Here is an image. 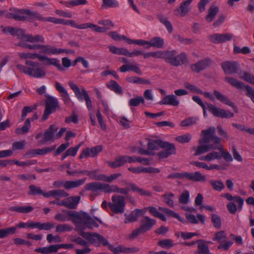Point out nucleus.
I'll list each match as a JSON object with an SVG mask.
<instances>
[{
    "label": "nucleus",
    "instance_id": "f257e3e1",
    "mask_svg": "<svg viewBox=\"0 0 254 254\" xmlns=\"http://www.w3.org/2000/svg\"><path fill=\"white\" fill-rule=\"evenodd\" d=\"M12 35L16 36L19 40V46L24 48H27L30 50H41V53L51 55H59L64 51L61 49H58L55 47L48 45L34 44L31 45L27 42L32 43H41L45 42L44 38L41 35H32L27 33H11Z\"/></svg>",
    "mask_w": 254,
    "mask_h": 254
},
{
    "label": "nucleus",
    "instance_id": "f03ea898",
    "mask_svg": "<svg viewBox=\"0 0 254 254\" xmlns=\"http://www.w3.org/2000/svg\"><path fill=\"white\" fill-rule=\"evenodd\" d=\"M65 212L71 217L72 222L77 226L81 224L89 228L99 227V225L86 212L83 211L77 212L71 210L65 211Z\"/></svg>",
    "mask_w": 254,
    "mask_h": 254
},
{
    "label": "nucleus",
    "instance_id": "7ed1b4c3",
    "mask_svg": "<svg viewBox=\"0 0 254 254\" xmlns=\"http://www.w3.org/2000/svg\"><path fill=\"white\" fill-rule=\"evenodd\" d=\"M58 128L55 125H51L46 130L44 134V137L42 140H40L39 143L43 144L46 142H53L55 140L61 137L65 132L66 128H62L58 132Z\"/></svg>",
    "mask_w": 254,
    "mask_h": 254
},
{
    "label": "nucleus",
    "instance_id": "20e7f679",
    "mask_svg": "<svg viewBox=\"0 0 254 254\" xmlns=\"http://www.w3.org/2000/svg\"><path fill=\"white\" fill-rule=\"evenodd\" d=\"M7 17L19 21H31L39 18L40 15L29 10L17 9L14 12L8 14Z\"/></svg>",
    "mask_w": 254,
    "mask_h": 254
},
{
    "label": "nucleus",
    "instance_id": "39448f33",
    "mask_svg": "<svg viewBox=\"0 0 254 254\" xmlns=\"http://www.w3.org/2000/svg\"><path fill=\"white\" fill-rule=\"evenodd\" d=\"M215 128L213 127H210L207 129H203L201 132L202 138L198 140L199 144L208 143L210 142L218 145L220 143L221 138L215 135Z\"/></svg>",
    "mask_w": 254,
    "mask_h": 254
},
{
    "label": "nucleus",
    "instance_id": "423d86ee",
    "mask_svg": "<svg viewBox=\"0 0 254 254\" xmlns=\"http://www.w3.org/2000/svg\"><path fill=\"white\" fill-rule=\"evenodd\" d=\"M126 205L125 198L124 196L114 194L112 196V202L108 203V206L115 213H123Z\"/></svg>",
    "mask_w": 254,
    "mask_h": 254
},
{
    "label": "nucleus",
    "instance_id": "0eeeda50",
    "mask_svg": "<svg viewBox=\"0 0 254 254\" xmlns=\"http://www.w3.org/2000/svg\"><path fill=\"white\" fill-rule=\"evenodd\" d=\"M202 94H203L205 98L209 99L212 101H214L215 100V98L213 96L214 95L217 100L231 107L236 111L237 109L236 106L235 105L233 102H232L229 98H228L227 97L221 93L218 90H214L213 91V94L208 92H203Z\"/></svg>",
    "mask_w": 254,
    "mask_h": 254
},
{
    "label": "nucleus",
    "instance_id": "6e6552de",
    "mask_svg": "<svg viewBox=\"0 0 254 254\" xmlns=\"http://www.w3.org/2000/svg\"><path fill=\"white\" fill-rule=\"evenodd\" d=\"M47 99L46 100V105L44 113L43 115L42 120L44 121L46 120L48 116L55 112L56 108H59V102L56 98L46 95Z\"/></svg>",
    "mask_w": 254,
    "mask_h": 254
},
{
    "label": "nucleus",
    "instance_id": "1a4fd4ad",
    "mask_svg": "<svg viewBox=\"0 0 254 254\" xmlns=\"http://www.w3.org/2000/svg\"><path fill=\"white\" fill-rule=\"evenodd\" d=\"M26 64L30 66L29 75L35 78H42L46 76L47 72L40 67L39 64L32 61H27Z\"/></svg>",
    "mask_w": 254,
    "mask_h": 254
},
{
    "label": "nucleus",
    "instance_id": "9d476101",
    "mask_svg": "<svg viewBox=\"0 0 254 254\" xmlns=\"http://www.w3.org/2000/svg\"><path fill=\"white\" fill-rule=\"evenodd\" d=\"M109 184L101 183L99 182H92L87 184L85 186V189L87 190H90L92 194L97 196L99 194L98 190H101L105 193H108Z\"/></svg>",
    "mask_w": 254,
    "mask_h": 254
},
{
    "label": "nucleus",
    "instance_id": "9b49d317",
    "mask_svg": "<svg viewBox=\"0 0 254 254\" xmlns=\"http://www.w3.org/2000/svg\"><path fill=\"white\" fill-rule=\"evenodd\" d=\"M208 109L214 116L222 118H230L234 116V114L229 111L218 108L212 104H207Z\"/></svg>",
    "mask_w": 254,
    "mask_h": 254
},
{
    "label": "nucleus",
    "instance_id": "f8f14e48",
    "mask_svg": "<svg viewBox=\"0 0 254 254\" xmlns=\"http://www.w3.org/2000/svg\"><path fill=\"white\" fill-rule=\"evenodd\" d=\"M80 199V197L79 196H70L65 198L58 204L59 206H64L69 209H75Z\"/></svg>",
    "mask_w": 254,
    "mask_h": 254
},
{
    "label": "nucleus",
    "instance_id": "ddd939ff",
    "mask_svg": "<svg viewBox=\"0 0 254 254\" xmlns=\"http://www.w3.org/2000/svg\"><path fill=\"white\" fill-rule=\"evenodd\" d=\"M212 61L210 59H205L190 65V69L194 72L198 73L208 67Z\"/></svg>",
    "mask_w": 254,
    "mask_h": 254
},
{
    "label": "nucleus",
    "instance_id": "4468645a",
    "mask_svg": "<svg viewBox=\"0 0 254 254\" xmlns=\"http://www.w3.org/2000/svg\"><path fill=\"white\" fill-rule=\"evenodd\" d=\"M211 150H216V145L199 144L197 147H193L192 150L194 152V156H198L209 151Z\"/></svg>",
    "mask_w": 254,
    "mask_h": 254
},
{
    "label": "nucleus",
    "instance_id": "2eb2a0df",
    "mask_svg": "<svg viewBox=\"0 0 254 254\" xmlns=\"http://www.w3.org/2000/svg\"><path fill=\"white\" fill-rule=\"evenodd\" d=\"M232 36L230 34L215 33L210 35L209 38L212 42L218 44L231 40Z\"/></svg>",
    "mask_w": 254,
    "mask_h": 254
},
{
    "label": "nucleus",
    "instance_id": "dca6fc26",
    "mask_svg": "<svg viewBox=\"0 0 254 254\" xmlns=\"http://www.w3.org/2000/svg\"><path fill=\"white\" fill-rule=\"evenodd\" d=\"M193 0H185L180 4L179 8L176 9V14L183 17L190 11V6Z\"/></svg>",
    "mask_w": 254,
    "mask_h": 254
},
{
    "label": "nucleus",
    "instance_id": "f3484780",
    "mask_svg": "<svg viewBox=\"0 0 254 254\" xmlns=\"http://www.w3.org/2000/svg\"><path fill=\"white\" fill-rule=\"evenodd\" d=\"M186 179L195 182L204 183L206 181V177L198 171L193 173H186Z\"/></svg>",
    "mask_w": 254,
    "mask_h": 254
},
{
    "label": "nucleus",
    "instance_id": "a211bd4d",
    "mask_svg": "<svg viewBox=\"0 0 254 254\" xmlns=\"http://www.w3.org/2000/svg\"><path fill=\"white\" fill-rule=\"evenodd\" d=\"M160 141L158 140H149L148 142V149H145L140 147L138 153L143 155H152L151 151L157 149V145H159Z\"/></svg>",
    "mask_w": 254,
    "mask_h": 254
},
{
    "label": "nucleus",
    "instance_id": "6ab92c4d",
    "mask_svg": "<svg viewBox=\"0 0 254 254\" xmlns=\"http://www.w3.org/2000/svg\"><path fill=\"white\" fill-rule=\"evenodd\" d=\"M145 213V209H135L132 211L128 215L126 216L125 220V223L133 222L137 221L140 215Z\"/></svg>",
    "mask_w": 254,
    "mask_h": 254
},
{
    "label": "nucleus",
    "instance_id": "aec40b11",
    "mask_svg": "<svg viewBox=\"0 0 254 254\" xmlns=\"http://www.w3.org/2000/svg\"><path fill=\"white\" fill-rule=\"evenodd\" d=\"M156 221L151 219L148 216H144L140 221V227L144 232L150 230L152 227L155 225Z\"/></svg>",
    "mask_w": 254,
    "mask_h": 254
},
{
    "label": "nucleus",
    "instance_id": "412c9836",
    "mask_svg": "<svg viewBox=\"0 0 254 254\" xmlns=\"http://www.w3.org/2000/svg\"><path fill=\"white\" fill-rule=\"evenodd\" d=\"M123 182L125 183V185L130 187V190H131L133 192H137L141 196H151L152 194L150 191L139 188L134 183H127L126 181H124Z\"/></svg>",
    "mask_w": 254,
    "mask_h": 254
},
{
    "label": "nucleus",
    "instance_id": "4be33fe9",
    "mask_svg": "<svg viewBox=\"0 0 254 254\" xmlns=\"http://www.w3.org/2000/svg\"><path fill=\"white\" fill-rule=\"evenodd\" d=\"M123 182L125 183V185L130 187V190H131L133 192H137L141 196H151L152 194L150 191L139 188L134 183H127L126 181H124Z\"/></svg>",
    "mask_w": 254,
    "mask_h": 254
},
{
    "label": "nucleus",
    "instance_id": "5701e85b",
    "mask_svg": "<svg viewBox=\"0 0 254 254\" xmlns=\"http://www.w3.org/2000/svg\"><path fill=\"white\" fill-rule=\"evenodd\" d=\"M123 182L125 183V185L130 187V190H131L133 192H137L141 196H151L152 194L150 191L139 188L134 183H127L126 181H124Z\"/></svg>",
    "mask_w": 254,
    "mask_h": 254
},
{
    "label": "nucleus",
    "instance_id": "b1692460",
    "mask_svg": "<svg viewBox=\"0 0 254 254\" xmlns=\"http://www.w3.org/2000/svg\"><path fill=\"white\" fill-rule=\"evenodd\" d=\"M180 104V101L177 96L173 94L167 95L164 97L160 102L161 105H169L173 106H178Z\"/></svg>",
    "mask_w": 254,
    "mask_h": 254
},
{
    "label": "nucleus",
    "instance_id": "393cba45",
    "mask_svg": "<svg viewBox=\"0 0 254 254\" xmlns=\"http://www.w3.org/2000/svg\"><path fill=\"white\" fill-rule=\"evenodd\" d=\"M69 25H70L72 27L76 28L79 29H85L87 28H90L92 30L95 31H98L101 29L100 27L90 23L77 24L73 20H69Z\"/></svg>",
    "mask_w": 254,
    "mask_h": 254
},
{
    "label": "nucleus",
    "instance_id": "a878e982",
    "mask_svg": "<svg viewBox=\"0 0 254 254\" xmlns=\"http://www.w3.org/2000/svg\"><path fill=\"white\" fill-rule=\"evenodd\" d=\"M43 196L46 198L53 196L59 199L61 197H66L68 196V193L62 190H53L43 193Z\"/></svg>",
    "mask_w": 254,
    "mask_h": 254
},
{
    "label": "nucleus",
    "instance_id": "bb28decb",
    "mask_svg": "<svg viewBox=\"0 0 254 254\" xmlns=\"http://www.w3.org/2000/svg\"><path fill=\"white\" fill-rule=\"evenodd\" d=\"M40 61L43 62L45 65H53L57 67L59 70H62L63 67L60 63V61L57 59L49 58V57L42 55Z\"/></svg>",
    "mask_w": 254,
    "mask_h": 254
},
{
    "label": "nucleus",
    "instance_id": "cd10ccee",
    "mask_svg": "<svg viewBox=\"0 0 254 254\" xmlns=\"http://www.w3.org/2000/svg\"><path fill=\"white\" fill-rule=\"evenodd\" d=\"M222 67L226 74H233L237 72L238 64L235 62H226L222 64Z\"/></svg>",
    "mask_w": 254,
    "mask_h": 254
},
{
    "label": "nucleus",
    "instance_id": "c85d7f7f",
    "mask_svg": "<svg viewBox=\"0 0 254 254\" xmlns=\"http://www.w3.org/2000/svg\"><path fill=\"white\" fill-rule=\"evenodd\" d=\"M222 158V155L220 151H216L213 150L211 152H209L205 155L202 156L199 158V159L201 161H205L207 162H210L214 160H219Z\"/></svg>",
    "mask_w": 254,
    "mask_h": 254
},
{
    "label": "nucleus",
    "instance_id": "c756f323",
    "mask_svg": "<svg viewBox=\"0 0 254 254\" xmlns=\"http://www.w3.org/2000/svg\"><path fill=\"white\" fill-rule=\"evenodd\" d=\"M188 62L187 56L184 52L175 55L172 65L173 66H179L185 64Z\"/></svg>",
    "mask_w": 254,
    "mask_h": 254
},
{
    "label": "nucleus",
    "instance_id": "7c9ffc66",
    "mask_svg": "<svg viewBox=\"0 0 254 254\" xmlns=\"http://www.w3.org/2000/svg\"><path fill=\"white\" fill-rule=\"evenodd\" d=\"M222 196L227 198L228 200H234L238 203V208L239 211L242 209L244 200L238 195L233 196L230 193H226L222 195Z\"/></svg>",
    "mask_w": 254,
    "mask_h": 254
},
{
    "label": "nucleus",
    "instance_id": "2f4dec72",
    "mask_svg": "<svg viewBox=\"0 0 254 254\" xmlns=\"http://www.w3.org/2000/svg\"><path fill=\"white\" fill-rule=\"evenodd\" d=\"M190 164L198 168H203L206 170H219L220 169L219 166L217 164H211L208 166L203 162L192 161L190 162Z\"/></svg>",
    "mask_w": 254,
    "mask_h": 254
},
{
    "label": "nucleus",
    "instance_id": "473e14b6",
    "mask_svg": "<svg viewBox=\"0 0 254 254\" xmlns=\"http://www.w3.org/2000/svg\"><path fill=\"white\" fill-rule=\"evenodd\" d=\"M68 85L75 94L76 97L79 100L84 99L83 90H86L84 87L81 88V90L78 86L72 81L68 82Z\"/></svg>",
    "mask_w": 254,
    "mask_h": 254
},
{
    "label": "nucleus",
    "instance_id": "72a5a7b5",
    "mask_svg": "<svg viewBox=\"0 0 254 254\" xmlns=\"http://www.w3.org/2000/svg\"><path fill=\"white\" fill-rule=\"evenodd\" d=\"M129 191V188H120L116 185H110L109 184L108 193L116 192L127 195Z\"/></svg>",
    "mask_w": 254,
    "mask_h": 254
},
{
    "label": "nucleus",
    "instance_id": "f704fd0d",
    "mask_svg": "<svg viewBox=\"0 0 254 254\" xmlns=\"http://www.w3.org/2000/svg\"><path fill=\"white\" fill-rule=\"evenodd\" d=\"M86 178H83L76 181H67L64 183V187L65 189L68 190L71 188H77L84 184Z\"/></svg>",
    "mask_w": 254,
    "mask_h": 254
},
{
    "label": "nucleus",
    "instance_id": "c9c22d12",
    "mask_svg": "<svg viewBox=\"0 0 254 254\" xmlns=\"http://www.w3.org/2000/svg\"><path fill=\"white\" fill-rule=\"evenodd\" d=\"M35 251L42 254H50L57 252V248L55 245H50L48 247H40L35 249Z\"/></svg>",
    "mask_w": 254,
    "mask_h": 254
},
{
    "label": "nucleus",
    "instance_id": "e433bc0d",
    "mask_svg": "<svg viewBox=\"0 0 254 254\" xmlns=\"http://www.w3.org/2000/svg\"><path fill=\"white\" fill-rule=\"evenodd\" d=\"M11 211H14L21 213H28L34 210V208L31 206H12L9 208Z\"/></svg>",
    "mask_w": 254,
    "mask_h": 254
},
{
    "label": "nucleus",
    "instance_id": "4c0bfd02",
    "mask_svg": "<svg viewBox=\"0 0 254 254\" xmlns=\"http://www.w3.org/2000/svg\"><path fill=\"white\" fill-rule=\"evenodd\" d=\"M164 45V40L159 37H155L149 41V48L151 47L162 48Z\"/></svg>",
    "mask_w": 254,
    "mask_h": 254
},
{
    "label": "nucleus",
    "instance_id": "58836bf2",
    "mask_svg": "<svg viewBox=\"0 0 254 254\" xmlns=\"http://www.w3.org/2000/svg\"><path fill=\"white\" fill-rule=\"evenodd\" d=\"M127 163L126 156H120L113 162H109L108 165L112 168H117L124 165Z\"/></svg>",
    "mask_w": 254,
    "mask_h": 254
},
{
    "label": "nucleus",
    "instance_id": "ea45409f",
    "mask_svg": "<svg viewBox=\"0 0 254 254\" xmlns=\"http://www.w3.org/2000/svg\"><path fill=\"white\" fill-rule=\"evenodd\" d=\"M216 150L220 151L222 157H223L226 161L231 162L233 161L231 155L223 148V145L221 143L216 145Z\"/></svg>",
    "mask_w": 254,
    "mask_h": 254
},
{
    "label": "nucleus",
    "instance_id": "a19ab883",
    "mask_svg": "<svg viewBox=\"0 0 254 254\" xmlns=\"http://www.w3.org/2000/svg\"><path fill=\"white\" fill-rule=\"evenodd\" d=\"M177 54V51L175 50L165 51L164 60L166 63L172 65L175 59V55Z\"/></svg>",
    "mask_w": 254,
    "mask_h": 254
},
{
    "label": "nucleus",
    "instance_id": "79ce46f5",
    "mask_svg": "<svg viewBox=\"0 0 254 254\" xmlns=\"http://www.w3.org/2000/svg\"><path fill=\"white\" fill-rule=\"evenodd\" d=\"M159 146L167 151L169 154H174L176 153V148L174 144L169 143L167 142L160 141Z\"/></svg>",
    "mask_w": 254,
    "mask_h": 254
},
{
    "label": "nucleus",
    "instance_id": "37998d69",
    "mask_svg": "<svg viewBox=\"0 0 254 254\" xmlns=\"http://www.w3.org/2000/svg\"><path fill=\"white\" fill-rule=\"evenodd\" d=\"M143 209H145V212L147 210H148L153 216L158 218L163 221H166L165 216L159 212L155 207L149 206L148 207L144 208Z\"/></svg>",
    "mask_w": 254,
    "mask_h": 254
},
{
    "label": "nucleus",
    "instance_id": "c03bdc74",
    "mask_svg": "<svg viewBox=\"0 0 254 254\" xmlns=\"http://www.w3.org/2000/svg\"><path fill=\"white\" fill-rule=\"evenodd\" d=\"M198 243L197 254H212L210 253L208 247L201 240L197 241Z\"/></svg>",
    "mask_w": 254,
    "mask_h": 254
},
{
    "label": "nucleus",
    "instance_id": "a18cd8bd",
    "mask_svg": "<svg viewBox=\"0 0 254 254\" xmlns=\"http://www.w3.org/2000/svg\"><path fill=\"white\" fill-rule=\"evenodd\" d=\"M107 86L110 90L114 91L117 94H122V88L115 81L111 80L107 84Z\"/></svg>",
    "mask_w": 254,
    "mask_h": 254
},
{
    "label": "nucleus",
    "instance_id": "49530a36",
    "mask_svg": "<svg viewBox=\"0 0 254 254\" xmlns=\"http://www.w3.org/2000/svg\"><path fill=\"white\" fill-rule=\"evenodd\" d=\"M218 11L219 8L217 6H211L208 10V14L206 17V21L209 22H211L215 18Z\"/></svg>",
    "mask_w": 254,
    "mask_h": 254
},
{
    "label": "nucleus",
    "instance_id": "de8ad7c7",
    "mask_svg": "<svg viewBox=\"0 0 254 254\" xmlns=\"http://www.w3.org/2000/svg\"><path fill=\"white\" fill-rule=\"evenodd\" d=\"M209 183L215 190L221 191L225 188L223 183L220 180H210Z\"/></svg>",
    "mask_w": 254,
    "mask_h": 254
},
{
    "label": "nucleus",
    "instance_id": "09e8293b",
    "mask_svg": "<svg viewBox=\"0 0 254 254\" xmlns=\"http://www.w3.org/2000/svg\"><path fill=\"white\" fill-rule=\"evenodd\" d=\"M225 80L237 89H241L244 87V85L241 82L233 77H226Z\"/></svg>",
    "mask_w": 254,
    "mask_h": 254
},
{
    "label": "nucleus",
    "instance_id": "8fccbe9b",
    "mask_svg": "<svg viewBox=\"0 0 254 254\" xmlns=\"http://www.w3.org/2000/svg\"><path fill=\"white\" fill-rule=\"evenodd\" d=\"M198 119L197 117H190L182 121L180 126L183 127H188L196 124Z\"/></svg>",
    "mask_w": 254,
    "mask_h": 254
},
{
    "label": "nucleus",
    "instance_id": "3c124183",
    "mask_svg": "<svg viewBox=\"0 0 254 254\" xmlns=\"http://www.w3.org/2000/svg\"><path fill=\"white\" fill-rule=\"evenodd\" d=\"M174 197V194L172 192H166L162 195L164 198V202L169 207H174V200L173 198Z\"/></svg>",
    "mask_w": 254,
    "mask_h": 254
},
{
    "label": "nucleus",
    "instance_id": "603ef678",
    "mask_svg": "<svg viewBox=\"0 0 254 254\" xmlns=\"http://www.w3.org/2000/svg\"><path fill=\"white\" fill-rule=\"evenodd\" d=\"M54 224L50 222L41 223L36 222L35 228L40 230H50L54 227Z\"/></svg>",
    "mask_w": 254,
    "mask_h": 254
},
{
    "label": "nucleus",
    "instance_id": "864d4df0",
    "mask_svg": "<svg viewBox=\"0 0 254 254\" xmlns=\"http://www.w3.org/2000/svg\"><path fill=\"white\" fill-rule=\"evenodd\" d=\"M30 127V119H27L24 122L23 126L21 128H16L15 132L18 134H22L27 133Z\"/></svg>",
    "mask_w": 254,
    "mask_h": 254
},
{
    "label": "nucleus",
    "instance_id": "5fc2aeb1",
    "mask_svg": "<svg viewBox=\"0 0 254 254\" xmlns=\"http://www.w3.org/2000/svg\"><path fill=\"white\" fill-rule=\"evenodd\" d=\"M122 174L121 173H115L111 174L109 176L103 174L102 181H104L107 183H111L117 180L118 178L121 177Z\"/></svg>",
    "mask_w": 254,
    "mask_h": 254
},
{
    "label": "nucleus",
    "instance_id": "6e6d98bb",
    "mask_svg": "<svg viewBox=\"0 0 254 254\" xmlns=\"http://www.w3.org/2000/svg\"><path fill=\"white\" fill-rule=\"evenodd\" d=\"M16 228L15 227H8L5 229H0V239L7 237L10 234H13L15 233Z\"/></svg>",
    "mask_w": 254,
    "mask_h": 254
},
{
    "label": "nucleus",
    "instance_id": "4d7b16f0",
    "mask_svg": "<svg viewBox=\"0 0 254 254\" xmlns=\"http://www.w3.org/2000/svg\"><path fill=\"white\" fill-rule=\"evenodd\" d=\"M123 38L127 40V43L128 44L132 43L139 46H144L145 48H149V41L141 39L132 40L128 38H125L124 37H123Z\"/></svg>",
    "mask_w": 254,
    "mask_h": 254
},
{
    "label": "nucleus",
    "instance_id": "13d9d810",
    "mask_svg": "<svg viewBox=\"0 0 254 254\" xmlns=\"http://www.w3.org/2000/svg\"><path fill=\"white\" fill-rule=\"evenodd\" d=\"M145 102L143 97L141 96H137L132 98L129 100L128 105L130 107H137L140 103L144 104Z\"/></svg>",
    "mask_w": 254,
    "mask_h": 254
},
{
    "label": "nucleus",
    "instance_id": "bf43d9fd",
    "mask_svg": "<svg viewBox=\"0 0 254 254\" xmlns=\"http://www.w3.org/2000/svg\"><path fill=\"white\" fill-rule=\"evenodd\" d=\"M83 98L85 101L86 105L89 112V113L92 112L93 105L92 101L90 98V97L86 90H83Z\"/></svg>",
    "mask_w": 254,
    "mask_h": 254
},
{
    "label": "nucleus",
    "instance_id": "052dcab7",
    "mask_svg": "<svg viewBox=\"0 0 254 254\" xmlns=\"http://www.w3.org/2000/svg\"><path fill=\"white\" fill-rule=\"evenodd\" d=\"M110 51L115 54L122 55L127 56V50L122 48H116L115 46H110L109 47Z\"/></svg>",
    "mask_w": 254,
    "mask_h": 254
},
{
    "label": "nucleus",
    "instance_id": "680f3d73",
    "mask_svg": "<svg viewBox=\"0 0 254 254\" xmlns=\"http://www.w3.org/2000/svg\"><path fill=\"white\" fill-rule=\"evenodd\" d=\"M103 4L102 8L107 7H119V4L116 0H102Z\"/></svg>",
    "mask_w": 254,
    "mask_h": 254
},
{
    "label": "nucleus",
    "instance_id": "e2e57ef3",
    "mask_svg": "<svg viewBox=\"0 0 254 254\" xmlns=\"http://www.w3.org/2000/svg\"><path fill=\"white\" fill-rule=\"evenodd\" d=\"M98 172L97 170L89 171V172H86V175L92 179L96 181H102L101 178H102L103 174H98Z\"/></svg>",
    "mask_w": 254,
    "mask_h": 254
},
{
    "label": "nucleus",
    "instance_id": "0e129e2a",
    "mask_svg": "<svg viewBox=\"0 0 254 254\" xmlns=\"http://www.w3.org/2000/svg\"><path fill=\"white\" fill-rule=\"evenodd\" d=\"M191 135L190 133L179 135L176 137V140L181 143H186L189 142L191 139Z\"/></svg>",
    "mask_w": 254,
    "mask_h": 254
},
{
    "label": "nucleus",
    "instance_id": "69168bd1",
    "mask_svg": "<svg viewBox=\"0 0 254 254\" xmlns=\"http://www.w3.org/2000/svg\"><path fill=\"white\" fill-rule=\"evenodd\" d=\"M29 191L28 192V194L30 195H39L42 194L43 195V193L45 192H43V190L41 189L39 187H36L34 185H30L29 187Z\"/></svg>",
    "mask_w": 254,
    "mask_h": 254
},
{
    "label": "nucleus",
    "instance_id": "338daca9",
    "mask_svg": "<svg viewBox=\"0 0 254 254\" xmlns=\"http://www.w3.org/2000/svg\"><path fill=\"white\" fill-rule=\"evenodd\" d=\"M65 211H68L67 210H63V212L64 213V214L62 213H58L55 216V219L61 222H64L66 221H69L70 220L69 217V216L65 212ZM70 217H71L70 216Z\"/></svg>",
    "mask_w": 254,
    "mask_h": 254
},
{
    "label": "nucleus",
    "instance_id": "774afa93",
    "mask_svg": "<svg viewBox=\"0 0 254 254\" xmlns=\"http://www.w3.org/2000/svg\"><path fill=\"white\" fill-rule=\"evenodd\" d=\"M190 193L187 190H184L179 197V202L181 204H186L189 201Z\"/></svg>",
    "mask_w": 254,
    "mask_h": 254
}]
</instances>
